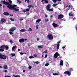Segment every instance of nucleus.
<instances>
[{"mask_svg":"<svg viewBox=\"0 0 77 77\" xmlns=\"http://www.w3.org/2000/svg\"><path fill=\"white\" fill-rule=\"evenodd\" d=\"M7 7L8 9H10L11 10H14L16 11H19V9L16 8H15L17 7V5H12L11 4H9L8 5H7Z\"/></svg>","mask_w":77,"mask_h":77,"instance_id":"1","label":"nucleus"},{"mask_svg":"<svg viewBox=\"0 0 77 77\" xmlns=\"http://www.w3.org/2000/svg\"><path fill=\"white\" fill-rule=\"evenodd\" d=\"M7 58V56L5 55L0 54V58L1 59L6 60Z\"/></svg>","mask_w":77,"mask_h":77,"instance_id":"2","label":"nucleus"},{"mask_svg":"<svg viewBox=\"0 0 77 77\" xmlns=\"http://www.w3.org/2000/svg\"><path fill=\"white\" fill-rule=\"evenodd\" d=\"M5 0H4V1H1V3H3V4H4V5H5L6 6H7V5L8 6L10 4L8 2H5Z\"/></svg>","mask_w":77,"mask_h":77,"instance_id":"3","label":"nucleus"},{"mask_svg":"<svg viewBox=\"0 0 77 77\" xmlns=\"http://www.w3.org/2000/svg\"><path fill=\"white\" fill-rule=\"evenodd\" d=\"M17 29V28L15 27H11L10 29H9V32H13L14 30H15Z\"/></svg>","mask_w":77,"mask_h":77,"instance_id":"4","label":"nucleus"},{"mask_svg":"<svg viewBox=\"0 0 77 77\" xmlns=\"http://www.w3.org/2000/svg\"><path fill=\"white\" fill-rule=\"evenodd\" d=\"M48 38L50 40H51L53 39V36L51 34H50L48 35Z\"/></svg>","mask_w":77,"mask_h":77,"instance_id":"5","label":"nucleus"},{"mask_svg":"<svg viewBox=\"0 0 77 77\" xmlns=\"http://www.w3.org/2000/svg\"><path fill=\"white\" fill-rule=\"evenodd\" d=\"M64 73L65 74H67L68 76H69L71 74V72L69 71H65L64 72Z\"/></svg>","mask_w":77,"mask_h":77,"instance_id":"6","label":"nucleus"},{"mask_svg":"<svg viewBox=\"0 0 77 77\" xmlns=\"http://www.w3.org/2000/svg\"><path fill=\"white\" fill-rule=\"evenodd\" d=\"M27 38H21L19 40L20 42H24V41H27Z\"/></svg>","mask_w":77,"mask_h":77,"instance_id":"7","label":"nucleus"},{"mask_svg":"<svg viewBox=\"0 0 77 77\" xmlns=\"http://www.w3.org/2000/svg\"><path fill=\"white\" fill-rule=\"evenodd\" d=\"M59 56V53L58 52H56L55 54L54 55V58H57L58 56Z\"/></svg>","mask_w":77,"mask_h":77,"instance_id":"8","label":"nucleus"},{"mask_svg":"<svg viewBox=\"0 0 77 77\" xmlns=\"http://www.w3.org/2000/svg\"><path fill=\"white\" fill-rule=\"evenodd\" d=\"M58 19H62V18H63V17H64V16H63V14H60L58 15Z\"/></svg>","mask_w":77,"mask_h":77,"instance_id":"9","label":"nucleus"},{"mask_svg":"<svg viewBox=\"0 0 77 77\" xmlns=\"http://www.w3.org/2000/svg\"><path fill=\"white\" fill-rule=\"evenodd\" d=\"M42 2L43 4H45V3H48V1L47 0H42Z\"/></svg>","mask_w":77,"mask_h":77,"instance_id":"10","label":"nucleus"},{"mask_svg":"<svg viewBox=\"0 0 77 77\" xmlns=\"http://www.w3.org/2000/svg\"><path fill=\"white\" fill-rule=\"evenodd\" d=\"M50 8H51V5L49 4L46 6V9L48 11L49 9H50Z\"/></svg>","mask_w":77,"mask_h":77,"instance_id":"11","label":"nucleus"},{"mask_svg":"<svg viewBox=\"0 0 77 77\" xmlns=\"http://www.w3.org/2000/svg\"><path fill=\"white\" fill-rule=\"evenodd\" d=\"M60 41H59L57 42V49L59 50V46H60Z\"/></svg>","mask_w":77,"mask_h":77,"instance_id":"12","label":"nucleus"},{"mask_svg":"<svg viewBox=\"0 0 77 77\" xmlns=\"http://www.w3.org/2000/svg\"><path fill=\"white\" fill-rule=\"evenodd\" d=\"M52 25L53 27H59V25L57 24H55L54 23H53L52 24Z\"/></svg>","mask_w":77,"mask_h":77,"instance_id":"13","label":"nucleus"},{"mask_svg":"<svg viewBox=\"0 0 77 77\" xmlns=\"http://www.w3.org/2000/svg\"><path fill=\"white\" fill-rule=\"evenodd\" d=\"M6 22V20L4 18H2L1 19V22L3 23H4V22Z\"/></svg>","mask_w":77,"mask_h":77,"instance_id":"14","label":"nucleus"},{"mask_svg":"<svg viewBox=\"0 0 77 77\" xmlns=\"http://www.w3.org/2000/svg\"><path fill=\"white\" fill-rule=\"evenodd\" d=\"M69 15L70 17H74V15L72 14V12H70L69 13Z\"/></svg>","mask_w":77,"mask_h":77,"instance_id":"15","label":"nucleus"},{"mask_svg":"<svg viewBox=\"0 0 77 77\" xmlns=\"http://www.w3.org/2000/svg\"><path fill=\"white\" fill-rule=\"evenodd\" d=\"M0 48L3 49H5V45H2L0 47Z\"/></svg>","mask_w":77,"mask_h":77,"instance_id":"16","label":"nucleus"},{"mask_svg":"<svg viewBox=\"0 0 77 77\" xmlns=\"http://www.w3.org/2000/svg\"><path fill=\"white\" fill-rule=\"evenodd\" d=\"M4 14L5 15H9V14L7 12H4Z\"/></svg>","mask_w":77,"mask_h":77,"instance_id":"17","label":"nucleus"},{"mask_svg":"<svg viewBox=\"0 0 77 77\" xmlns=\"http://www.w3.org/2000/svg\"><path fill=\"white\" fill-rule=\"evenodd\" d=\"M20 31L21 32H26V31H27V30L22 29H21Z\"/></svg>","mask_w":77,"mask_h":77,"instance_id":"18","label":"nucleus"},{"mask_svg":"<svg viewBox=\"0 0 77 77\" xmlns=\"http://www.w3.org/2000/svg\"><path fill=\"white\" fill-rule=\"evenodd\" d=\"M17 48V46L16 45H15L14 46H13V48H12V50L13 51L14 50V49L15 48Z\"/></svg>","mask_w":77,"mask_h":77,"instance_id":"19","label":"nucleus"},{"mask_svg":"<svg viewBox=\"0 0 77 77\" xmlns=\"http://www.w3.org/2000/svg\"><path fill=\"white\" fill-rule=\"evenodd\" d=\"M63 60H61L60 61V65H63Z\"/></svg>","mask_w":77,"mask_h":77,"instance_id":"20","label":"nucleus"},{"mask_svg":"<svg viewBox=\"0 0 77 77\" xmlns=\"http://www.w3.org/2000/svg\"><path fill=\"white\" fill-rule=\"evenodd\" d=\"M3 67L4 69H8V66L6 65L4 66Z\"/></svg>","mask_w":77,"mask_h":77,"instance_id":"21","label":"nucleus"},{"mask_svg":"<svg viewBox=\"0 0 77 77\" xmlns=\"http://www.w3.org/2000/svg\"><path fill=\"white\" fill-rule=\"evenodd\" d=\"M41 20L40 19H38L36 21V22L38 23H39V22H40V21H41Z\"/></svg>","mask_w":77,"mask_h":77,"instance_id":"22","label":"nucleus"},{"mask_svg":"<svg viewBox=\"0 0 77 77\" xmlns=\"http://www.w3.org/2000/svg\"><path fill=\"white\" fill-rule=\"evenodd\" d=\"M5 49L7 50L9 49V47L7 45L5 46Z\"/></svg>","mask_w":77,"mask_h":77,"instance_id":"23","label":"nucleus"},{"mask_svg":"<svg viewBox=\"0 0 77 77\" xmlns=\"http://www.w3.org/2000/svg\"><path fill=\"white\" fill-rule=\"evenodd\" d=\"M28 8H29L30 9L31 8H33V6L32 5H29L28 6Z\"/></svg>","mask_w":77,"mask_h":77,"instance_id":"24","label":"nucleus"},{"mask_svg":"<svg viewBox=\"0 0 77 77\" xmlns=\"http://www.w3.org/2000/svg\"><path fill=\"white\" fill-rule=\"evenodd\" d=\"M11 57H14L15 56V54H11Z\"/></svg>","mask_w":77,"mask_h":77,"instance_id":"25","label":"nucleus"},{"mask_svg":"<svg viewBox=\"0 0 77 77\" xmlns=\"http://www.w3.org/2000/svg\"><path fill=\"white\" fill-rule=\"evenodd\" d=\"M48 65H49V63H47L45 64V66H48Z\"/></svg>","mask_w":77,"mask_h":77,"instance_id":"26","label":"nucleus"},{"mask_svg":"<svg viewBox=\"0 0 77 77\" xmlns=\"http://www.w3.org/2000/svg\"><path fill=\"white\" fill-rule=\"evenodd\" d=\"M0 51H1V52L4 51V49L2 48H0Z\"/></svg>","mask_w":77,"mask_h":77,"instance_id":"27","label":"nucleus"},{"mask_svg":"<svg viewBox=\"0 0 77 77\" xmlns=\"http://www.w3.org/2000/svg\"><path fill=\"white\" fill-rule=\"evenodd\" d=\"M48 11H53V8L49 9Z\"/></svg>","mask_w":77,"mask_h":77,"instance_id":"28","label":"nucleus"},{"mask_svg":"<svg viewBox=\"0 0 77 77\" xmlns=\"http://www.w3.org/2000/svg\"><path fill=\"white\" fill-rule=\"evenodd\" d=\"M53 75H59V74L57 73H54L53 74Z\"/></svg>","mask_w":77,"mask_h":77,"instance_id":"29","label":"nucleus"},{"mask_svg":"<svg viewBox=\"0 0 77 77\" xmlns=\"http://www.w3.org/2000/svg\"><path fill=\"white\" fill-rule=\"evenodd\" d=\"M35 57H33L32 56H29V59H33V58H34Z\"/></svg>","mask_w":77,"mask_h":77,"instance_id":"30","label":"nucleus"},{"mask_svg":"<svg viewBox=\"0 0 77 77\" xmlns=\"http://www.w3.org/2000/svg\"><path fill=\"white\" fill-rule=\"evenodd\" d=\"M13 75L14 77H20V76L18 75H16L15 76V75Z\"/></svg>","mask_w":77,"mask_h":77,"instance_id":"31","label":"nucleus"},{"mask_svg":"<svg viewBox=\"0 0 77 77\" xmlns=\"http://www.w3.org/2000/svg\"><path fill=\"white\" fill-rule=\"evenodd\" d=\"M8 1H9V3L10 4H11V3H12V1H11V0H8Z\"/></svg>","mask_w":77,"mask_h":77,"instance_id":"32","label":"nucleus"},{"mask_svg":"<svg viewBox=\"0 0 77 77\" xmlns=\"http://www.w3.org/2000/svg\"><path fill=\"white\" fill-rule=\"evenodd\" d=\"M38 48H43V46H39L38 47Z\"/></svg>","mask_w":77,"mask_h":77,"instance_id":"33","label":"nucleus"},{"mask_svg":"<svg viewBox=\"0 0 77 77\" xmlns=\"http://www.w3.org/2000/svg\"><path fill=\"white\" fill-rule=\"evenodd\" d=\"M73 71V69H72V68H70V72H71V71Z\"/></svg>","mask_w":77,"mask_h":77,"instance_id":"34","label":"nucleus"},{"mask_svg":"<svg viewBox=\"0 0 77 77\" xmlns=\"http://www.w3.org/2000/svg\"><path fill=\"white\" fill-rule=\"evenodd\" d=\"M30 10V9L29 8H26V11H29Z\"/></svg>","mask_w":77,"mask_h":77,"instance_id":"35","label":"nucleus"},{"mask_svg":"<svg viewBox=\"0 0 77 77\" xmlns=\"http://www.w3.org/2000/svg\"><path fill=\"white\" fill-rule=\"evenodd\" d=\"M32 31V29H31L30 28H29V29H28V31Z\"/></svg>","mask_w":77,"mask_h":77,"instance_id":"36","label":"nucleus"},{"mask_svg":"<svg viewBox=\"0 0 77 77\" xmlns=\"http://www.w3.org/2000/svg\"><path fill=\"white\" fill-rule=\"evenodd\" d=\"M2 71H3L4 72H8V71L7 70H5V71L3 70Z\"/></svg>","mask_w":77,"mask_h":77,"instance_id":"37","label":"nucleus"},{"mask_svg":"<svg viewBox=\"0 0 77 77\" xmlns=\"http://www.w3.org/2000/svg\"><path fill=\"white\" fill-rule=\"evenodd\" d=\"M43 53H47V50H46L45 51H44L43 52Z\"/></svg>","mask_w":77,"mask_h":77,"instance_id":"38","label":"nucleus"},{"mask_svg":"<svg viewBox=\"0 0 77 77\" xmlns=\"http://www.w3.org/2000/svg\"><path fill=\"white\" fill-rule=\"evenodd\" d=\"M38 27H39V25H38L36 26V27L37 29H38Z\"/></svg>","mask_w":77,"mask_h":77,"instance_id":"39","label":"nucleus"},{"mask_svg":"<svg viewBox=\"0 0 77 77\" xmlns=\"http://www.w3.org/2000/svg\"><path fill=\"white\" fill-rule=\"evenodd\" d=\"M34 63H36V64H38V63H39V62L38 61L35 62H34Z\"/></svg>","mask_w":77,"mask_h":77,"instance_id":"40","label":"nucleus"},{"mask_svg":"<svg viewBox=\"0 0 77 77\" xmlns=\"http://www.w3.org/2000/svg\"><path fill=\"white\" fill-rule=\"evenodd\" d=\"M10 20H11V21H14V20L12 18H10Z\"/></svg>","mask_w":77,"mask_h":77,"instance_id":"41","label":"nucleus"},{"mask_svg":"<svg viewBox=\"0 0 77 77\" xmlns=\"http://www.w3.org/2000/svg\"><path fill=\"white\" fill-rule=\"evenodd\" d=\"M49 21V20H48V19H45V22H47V21Z\"/></svg>","mask_w":77,"mask_h":77,"instance_id":"42","label":"nucleus"},{"mask_svg":"<svg viewBox=\"0 0 77 77\" xmlns=\"http://www.w3.org/2000/svg\"><path fill=\"white\" fill-rule=\"evenodd\" d=\"M57 5H58V4H53V6H57Z\"/></svg>","mask_w":77,"mask_h":77,"instance_id":"43","label":"nucleus"},{"mask_svg":"<svg viewBox=\"0 0 77 77\" xmlns=\"http://www.w3.org/2000/svg\"><path fill=\"white\" fill-rule=\"evenodd\" d=\"M53 2L54 3H56V0H53Z\"/></svg>","mask_w":77,"mask_h":77,"instance_id":"44","label":"nucleus"},{"mask_svg":"<svg viewBox=\"0 0 77 77\" xmlns=\"http://www.w3.org/2000/svg\"><path fill=\"white\" fill-rule=\"evenodd\" d=\"M9 33L10 35H12V34H13V33H12L11 32H10Z\"/></svg>","mask_w":77,"mask_h":77,"instance_id":"45","label":"nucleus"},{"mask_svg":"<svg viewBox=\"0 0 77 77\" xmlns=\"http://www.w3.org/2000/svg\"><path fill=\"white\" fill-rule=\"evenodd\" d=\"M17 2H18L19 3H21V1H20V0H17Z\"/></svg>","mask_w":77,"mask_h":77,"instance_id":"46","label":"nucleus"},{"mask_svg":"<svg viewBox=\"0 0 77 77\" xmlns=\"http://www.w3.org/2000/svg\"><path fill=\"white\" fill-rule=\"evenodd\" d=\"M47 55L46 54L45 55V58H47Z\"/></svg>","mask_w":77,"mask_h":77,"instance_id":"47","label":"nucleus"},{"mask_svg":"<svg viewBox=\"0 0 77 77\" xmlns=\"http://www.w3.org/2000/svg\"><path fill=\"white\" fill-rule=\"evenodd\" d=\"M20 54H21V55H23V54H24V53H23L22 52H20Z\"/></svg>","mask_w":77,"mask_h":77,"instance_id":"48","label":"nucleus"},{"mask_svg":"<svg viewBox=\"0 0 77 77\" xmlns=\"http://www.w3.org/2000/svg\"><path fill=\"white\" fill-rule=\"evenodd\" d=\"M29 69H31L32 68V67L31 66H29L28 67Z\"/></svg>","mask_w":77,"mask_h":77,"instance_id":"49","label":"nucleus"},{"mask_svg":"<svg viewBox=\"0 0 77 77\" xmlns=\"http://www.w3.org/2000/svg\"><path fill=\"white\" fill-rule=\"evenodd\" d=\"M34 57H37V55H36V54H34Z\"/></svg>","mask_w":77,"mask_h":77,"instance_id":"50","label":"nucleus"},{"mask_svg":"<svg viewBox=\"0 0 77 77\" xmlns=\"http://www.w3.org/2000/svg\"><path fill=\"white\" fill-rule=\"evenodd\" d=\"M9 15L10 17H12L13 16V14H9Z\"/></svg>","mask_w":77,"mask_h":77,"instance_id":"51","label":"nucleus"},{"mask_svg":"<svg viewBox=\"0 0 77 77\" xmlns=\"http://www.w3.org/2000/svg\"><path fill=\"white\" fill-rule=\"evenodd\" d=\"M75 19H76L75 17H74V18L73 19V20H75Z\"/></svg>","mask_w":77,"mask_h":77,"instance_id":"52","label":"nucleus"},{"mask_svg":"<svg viewBox=\"0 0 77 77\" xmlns=\"http://www.w3.org/2000/svg\"><path fill=\"white\" fill-rule=\"evenodd\" d=\"M23 11L24 12H27V11H25V10H23Z\"/></svg>","mask_w":77,"mask_h":77,"instance_id":"53","label":"nucleus"},{"mask_svg":"<svg viewBox=\"0 0 77 77\" xmlns=\"http://www.w3.org/2000/svg\"><path fill=\"white\" fill-rule=\"evenodd\" d=\"M10 42H11V43H12L13 42L12 40H10Z\"/></svg>","mask_w":77,"mask_h":77,"instance_id":"54","label":"nucleus"},{"mask_svg":"<svg viewBox=\"0 0 77 77\" xmlns=\"http://www.w3.org/2000/svg\"><path fill=\"white\" fill-rule=\"evenodd\" d=\"M5 77H11V76H5Z\"/></svg>","mask_w":77,"mask_h":77,"instance_id":"55","label":"nucleus"},{"mask_svg":"<svg viewBox=\"0 0 77 77\" xmlns=\"http://www.w3.org/2000/svg\"><path fill=\"white\" fill-rule=\"evenodd\" d=\"M20 21H23V19H20Z\"/></svg>","mask_w":77,"mask_h":77,"instance_id":"56","label":"nucleus"},{"mask_svg":"<svg viewBox=\"0 0 77 77\" xmlns=\"http://www.w3.org/2000/svg\"><path fill=\"white\" fill-rule=\"evenodd\" d=\"M27 3H29V0H27Z\"/></svg>","mask_w":77,"mask_h":77,"instance_id":"57","label":"nucleus"},{"mask_svg":"<svg viewBox=\"0 0 77 77\" xmlns=\"http://www.w3.org/2000/svg\"><path fill=\"white\" fill-rule=\"evenodd\" d=\"M23 72H26V71H25V70H23Z\"/></svg>","mask_w":77,"mask_h":77,"instance_id":"58","label":"nucleus"},{"mask_svg":"<svg viewBox=\"0 0 77 77\" xmlns=\"http://www.w3.org/2000/svg\"><path fill=\"white\" fill-rule=\"evenodd\" d=\"M45 17H48V16H47V14H45Z\"/></svg>","mask_w":77,"mask_h":77,"instance_id":"59","label":"nucleus"},{"mask_svg":"<svg viewBox=\"0 0 77 77\" xmlns=\"http://www.w3.org/2000/svg\"><path fill=\"white\" fill-rule=\"evenodd\" d=\"M68 7L69 8H70V7H71V5H69L68 6Z\"/></svg>","mask_w":77,"mask_h":77,"instance_id":"60","label":"nucleus"},{"mask_svg":"<svg viewBox=\"0 0 77 77\" xmlns=\"http://www.w3.org/2000/svg\"><path fill=\"white\" fill-rule=\"evenodd\" d=\"M52 17H53V15H51V18H52Z\"/></svg>","mask_w":77,"mask_h":77,"instance_id":"61","label":"nucleus"},{"mask_svg":"<svg viewBox=\"0 0 77 77\" xmlns=\"http://www.w3.org/2000/svg\"><path fill=\"white\" fill-rule=\"evenodd\" d=\"M66 7H68V5H66Z\"/></svg>","mask_w":77,"mask_h":77,"instance_id":"62","label":"nucleus"},{"mask_svg":"<svg viewBox=\"0 0 77 77\" xmlns=\"http://www.w3.org/2000/svg\"><path fill=\"white\" fill-rule=\"evenodd\" d=\"M65 48V47H63V48H62L63 49H64V48Z\"/></svg>","mask_w":77,"mask_h":77,"instance_id":"63","label":"nucleus"},{"mask_svg":"<svg viewBox=\"0 0 77 77\" xmlns=\"http://www.w3.org/2000/svg\"><path fill=\"white\" fill-rule=\"evenodd\" d=\"M0 68H2V66H0Z\"/></svg>","mask_w":77,"mask_h":77,"instance_id":"64","label":"nucleus"}]
</instances>
